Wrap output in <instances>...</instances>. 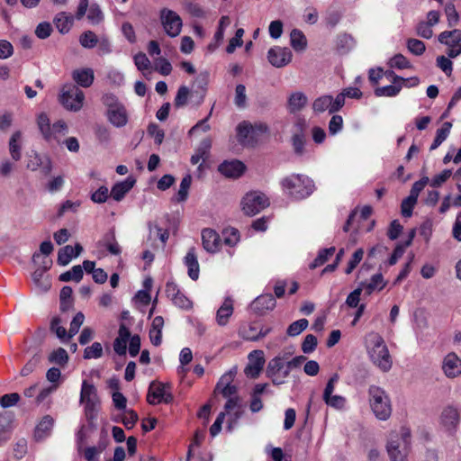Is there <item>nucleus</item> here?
I'll return each mask as SVG.
<instances>
[{"label":"nucleus","mask_w":461,"mask_h":461,"mask_svg":"<svg viewBox=\"0 0 461 461\" xmlns=\"http://www.w3.org/2000/svg\"><path fill=\"white\" fill-rule=\"evenodd\" d=\"M367 353L372 363L382 372H388L392 368V357L383 337L378 333L368 335Z\"/></svg>","instance_id":"f257e3e1"},{"label":"nucleus","mask_w":461,"mask_h":461,"mask_svg":"<svg viewBox=\"0 0 461 461\" xmlns=\"http://www.w3.org/2000/svg\"><path fill=\"white\" fill-rule=\"evenodd\" d=\"M411 449V431L402 428L399 432H392L386 444L390 461H408Z\"/></svg>","instance_id":"f03ea898"},{"label":"nucleus","mask_w":461,"mask_h":461,"mask_svg":"<svg viewBox=\"0 0 461 461\" xmlns=\"http://www.w3.org/2000/svg\"><path fill=\"white\" fill-rule=\"evenodd\" d=\"M284 192L294 200H302L310 196L314 191L313 181L307 176L293 174L281 182Z\"/></svg>","instance_id":"7ed1b4c3"},{"label":"nucleus","mask_w":461,"mask_h":461,"mask_svg":"<svg viewBox=\"0 0 461 461\" xmlns=\"http://www.w3.org/2000/svg\"><path fill=\"white\" fill-rule=\"evenodd\" d=\"M369 402L375 416L380 420H386L392 414L391 400L381 387L371 385L368 389Z\"/></svg>","instance_id":"20e7f679"},{"label":"nucleus","mask_w":461,"mask_h":461,"mask_svg":"<svg viewBox=\"0 0 461 461\" xmlns=\"http://www.w3.org/2000/svg\"><path fill=\"white\" fill-rule=\"evenodd\" d=\"M37 125L42 137L49 143H59L61 138L66 136L68 132V125L64 121L59 120L51 125L45 113H41L38 115Z\"/></svg>","instance_id":"39448f33"},{"label":"nucleus","mask_w":461,"mask_h":461,"mask_svg":"<svg viewBox=\"0 0 461 461\" xmlns=\"http://www.w3.org/2000/svg\"><path fill=\"white\" fill-rule=\"evenodd\" d=\"M59 103L65 109L78 112L84 104L85 95L76 85H64L59 96Z\"/></svg>","instance_id":"423d86ee"},{"label":"nucleus","mask_w":461,"mask_h":461,"mask_svg":"<svg viewBox=\"0 0 461 461\" xmlns=\"http://www.w3.org/2000/svg\"><path fill=\"white\" fill-rule=\"evenodd\" d=\"M241 203L247 215H255L269 205V200L265 194L255 191L248 193Z\"/></svg>","instance_id":"0eeeda50"},{"label":"nucleus","mask_w":461,"mask_h":461,"mask_svg":"<svg viewBox=\"0 0 461 461\" xmlns=\"http://www.w3.org/2000/svg\"><path fill=\"white\" fill-rule=\"evenodd\" d=\"M160 22L165 32L169 37H176L180 34L183 26L181 17L175 12L167 8L160 11Z\"/></svg>","instance_id":"6e6552de"},{"label":"nucleus","mask_w":461,"mask_h":461,"mask_svg":"<svg viewBox=\"0 0 461 461\" xmlns=\"http://www.w3.org/2000/svg\"><path fill=\"white\" fill-rule=\"evenodd\" d=\"M438 39L440 43L447 46V54L449 58L455 59L461 55V30L442 32Z\"/></svg>","instance_id":"1a4fd4ad"},{"label":"nucleus","mask_w":461,"mask_h":461,"mask_svg":"<svg viewBox=\"0 0 461 461\" xmlns=\"http://www.w3.org/2000/svg\"><path fill=\"white\" fill-rule=\"evenodd\" d=\"M267 375L274 384H284L285 379L289 375L285 358L277 356L271 359L267 364Z\"/></svg>","instance_id":"9d476101"},{"label":"nucleus","mask_w":461,"mask_h":461,"mask_svg":"<svg viewBox=\"0 0 461 461\" xmlns=\"http://www.w3.org/2000/svg\"><path fill=\"white\" fill-rule=\"evenodd\" d=\"M172 400L173 397L168 385L158 382H152L149 384L147 394V401L149 404L169 403Z\"/></svg>","instance_id":"9b49d317"},{"label":"nucleus","mask_w":461,"mask_h":461,"mask_svg":"<svg viewBox=\"0 0 461 461\" xmlns=\"http://www.w3.org/2000/svg\"><path fill=\"white\" fill-rule=\"evenodd\" d=\"M222 412H226V415L229 416L227 429L232 431L244 413L240 397L228 400L224 404V411Z\"/></svg>","instance_id":"f8f14e48"},{"label":"nucleus","mask_w":461,"mask_h":461,"mask_svg":"<svg viewBox=\"0 0 461 461\" xmlns=\"http://www.w3.org/2000/svg\"><path fill=\"white\" fill-rule=\"evenodd\" d=\"M292 51L286 47L275 46L268 50L267 59L275 68H283L292 60Z\"/></svg>","instance_id":"ddd939ff"},{"label":"nucleus","mask_w":461,"mask_h":461,"mask_svg":"<svg viewBox=\"0 0 461 461\" xmlns=\"http://www.w3.org/2000/svg\"><path fill=\"white\" fill-rule=\"evenodd\" d=\"M27 168L32 171L41 170L45 176L52 171V162L49 156L32 152L28 158Z\"/></svg>","instance_id":"4468645a"},{"label":"nucleus","mask_w":461,"mask_h":461,"mask_svg":"<svg viewBox=\"0 0 461 461\" xmlns=\"http://www.w3.org/2000/svg\"><path fill=\"white\" fill-rule=\"evenodd\" d=\"M235 372L230 371L224 374L218 381L215 392H220L221 395L228 400L240 397L238 395V388L232 384Z\"/></svg>","instance_id":"2eb2a0df"},{"label":"nucleus","mask_w":461,"mask_h":461,"mask_svg":"<svg viewBox=\"0 0 461 461\" xmlns=\"http://www.w3.org/2000/svg\"><path fill=\"white\" fill-rule=\"evenodd\" d=\"M249 364L244 369L245 375L249 378H257L264 366L265 358L262 350H253L249 354Z\"/></svg>","instance_id":"dca6fc26"},{"label":"nucleus","mask_w":461,"mask_h":461,"mask_svg":"<svg viewBox=\"0 0 461 461\" xmlns=\"http://www.w3.org/2000/svg\"><path fill=\"white\" fill-rule=\"evenodd\" d=\"M442 370L447 378H456L461 375V358L450 352L445 356L442 362Z\"/></svg>","instance_id":"f3484780"},{"label":"nucleus","mask_w":461,"mask_h":461,"mask_svg":"<svg viewBox=\"0 0 461 461\" xmlns=\"http://www.w3.org/2000/svg\"><path fill=\"white\" fill-rule=\"evenodd\" d=\"M237 140L242 146L252 147L257 143V136L253 132L252 123L248 121L240 122L236 128Z\"/></svg>","instance_id":"a211bd4d"},{"label":"nucleus","mask_w":461,"mask_h":461,"mask_svg":"<svg viewBox=\"0 0 461 461\" xmlns=\"http://www.w3.org/2000/svg\"><path fill=\"white\" fill-rule=\"evenodd\" d=\"M458 423H459L458 411L452 406H448V407L445 408L440 416V424L442 425V427L447 431L453 432L456 430Z\"/></svg>","instance_id":"6ab92c4d"},{"label":"nucleus","mask_w":461,"mask_h":461,"mask_svg":"<svg viewBox=\"0 0 461 461\" xmlns=\"http://www.w3.org/2000/svg\"><path fill=\"white\" fill-rule=\"evenodd\" d=\"M202 242L203 249L210 253L217 252L221 247V238L219 234L209 228L203 230Z\"/></svg>","instance_id":"aec40b11"},{"label":"nucleus","mask_w":461,"mask_h":461,"mask_svg":"<svg viewBox=\"0 0 461 461\" xmlns=\"http://www.w3.org/2000/svg\"><path fill=\"white\" fill-rule=\"evenodd\" d=\"M218 170L227 177L237 178L243 174L245 166L240 160L224 161L219 166Z\"/></svg>","instance_id":"412c9836"},{"label":"nucleus","mask_w":461,"mask_h":461,"mask_svg":"<svg viewBox=\"0 0 461 461\" xmlns=\"http://www.w3.org/2000/svg\"><path fill=\"white\" fill-rule=\"evenodd\" d=\"M82 251L83 247L78 243L75 247L67 245L59 250L57 262L60 266H67L73 258L78 257Z\"/></svg>","instance_id":"4be33fe9"},{"label":"nucleus","mask_w":461,"mask_h":461,"mask_svg":"<svg viewBox=\"0 0 461 461\" xmlns=\"http://www.w3.org/2000/svg\"><path fill=\"white\" fill-rule=\"evenodd\" d=\"M387 282L384 279V276L381 273H376L373 275L368 282H361L359 285L364 290L366 295L372 294L374 292L382 291Z\"/></svg>","instance_id":"5701e85b"},{"label":"nucleus","mask_w":461,"mask_h":461,"mask_svg":"<svg viewBox=\"0 0 461 461\" xmlns=\"http://www.w3.org/2000/svg\"><path fill=\"white\" fill-rule=\"evenodd\" d=\"M308 103V97L301 91L292 93L287 99V110L290 113L302 111Z\"/></svg>","instance_id":"b1692460"},{"label":"nucleus","mask_w":461,"mask_h":461,"mask_svg":"<svg viewBox=\"0 0 461 461\" xmlns=\"http://www.w3.org/2000/svg\"><path fill=\"white\" fill-rule=\"evenodd\" d=\"M276 304L275 297L271 294H266L255 299L252 303V308L256 312L263 314L267 311L273 310Z\"/></svg>","instance_id":"393cba45"},{"label":"nucleus","mask_w":461,"mask_h":461,"mask_svg":"<svg viewBox=\"0 0 461 461\" xmlns=\"http://www.w3.org/2000/svg\"><path fill=\"white\" fill-rule=\"evenodd\" d=\"M184 263L188 269L189 277L192 280H197L199 277L200 267L194 248L189 249L184 258Z\"/></svg>","instance_id":"a878e982"},{"label":"nucleus","mask_w":461,"mask_h":461,"mask_svg":"<svg viewBox=\"0 0 461 461\" xmlns=\"http://www.w3.org/2000/svg\"><path fill=\"white\" fill-rule=\"evenodd\" d=\"M108 121L117 128L123 127L128 122V114L124 105L107 111Z\"/></svg>","instance_id":"bb28decb"},{"label":"nucleus","mask_w":461,"mask_h":461,"mask_svg":"<svg viewBox=\"0 0 461 461\" xmlns=\"http://www.w3.org/2000/svg\"><path fill=\"white\" fill-rule=\"evenodd\" d=\"M135 179L131 176L127 177L124 181L116 183L111 190L112 197L120 202L123 199L125 194L133 187Z\"/></svg>","instance_id":"cd10ccee"},{"label":"nucleus","mask_w":461,"mask_h":461,"mask_svg":"<svg viewBox=\"0 0 461 461\" xmlns=\"http://www.w3.org/2000/svg\"><path fill=\"white\" fill-rule=\"evenodd\" d=\"M73 80L82 87H89L94 82V70L92 68H80L72 72Z\"/></svg>","instance_id":"c85d7f7f"},{"label":"nucleus","mask_w":461,"mask_h":461,"mask_svg":"<svg viewBox=\"0 0 461 461\" xmlns=\"http://www.w3.org/2000/svg\"><path fill=\"white\" fill-rule=\"evenodd\" d=\"M233 313V301L227 297L216 312V322L220 326H225Z\"/></svg>","instance_id":"c756f323"},{"label":"nucleus","mask_w":461,"mask_h":461,"mask_svg":"<svg viewBox=\"0 0 461 461\" xmlns=\"http://www.w3.org/2000/svg\"><path fill=\"white\" fill-rule=\"evenodd\" d=\"M53 423L54 420L50 415L44 416L34 429L35 439L41 441L46 438L50 434Z\"/></svg>","instance_id":"7c9ffc66"},{"label":"nucleus","mask_w":461,"mask_h":461,"mask_svg":"<svg viewBox=\"0 0 461 461\" xmlns=\"http://www.w3.org/2000/svg\"><path fill=\"white\" fill-rule=\"evenodd\" d=\"M53 23L58 31L60 33L65 34L70 31L74 23V18L72 15H69L65 12H60L55 16Z\"/></svg>","instance_id":"2f4dec72"},{"label":"nucleus","mask_w":461,"mask_h":461,"mask_svg":"<svg viewBox=\"0 0 461 461\" xmlns=\"http://www.w3.org/2000/svg\"><path fill=\"white\" fill-rule=\"evenodd\" d=\"M212 147V140L209 138L203 139L198 148L195 149L194 154L191 157V163L193 165H196L200 162V160L204 161L209 155V151Z\"/></svg>","instance_id":"473e14b6"},{"label":"nucleus","mask_w":461,"mask_h":461,"mask_svg":"<svg viewBox=\"0 0 461 461\" xmlns=\"http://www.w3.org/2000/svg\"><path fill=\"white\" fill-rule=\"evenodd\" d=\"M312 111L315 114H321L328 112L330 114V110L333 109L330 95H323L317 97L312 102Z\"/></svg>","instance_id":"72a5a7b5"},{"label":"nucleus","mask_w":461,"mask_h":461,"mask_svg":"<svg viewBox=\"0 0 461 461\" xmlns=\"http://www.w3.org/2000/svg\"><path fill=\"white\" fill-rule=\"evenodd\" d=\"M22 132L16 131L13 133L9 140V151L13 159L18 161L22 158Z\"/></svg>","instance_id":"f704fd0d"},{"label":"nucleus","mask_w":461,"mask_h":461,"mask_svg":"<svg viewBox=\"0 0 461 461\" xmlns=\"http://www.w3.org/2000/svg\"><path fill=\"white\" fill-rule=\"evenodd\" d=\"M291 46L295 51H303L307 47V40L303 32L294 29L290 33Z\"/></svg>","instance_id":"c9c22d12"},{"label":"nucleus","mask_w":461,"mask_h":461,"mask_svg":"<svg viewBox=\"0 0 461 461\" xmlns=\"http://www.w3.org/2000/svg\"><path fill=\"white\" fill-rule=\"evenodd\" d=\"M452 123L449 122H446L442 124L441 128L437 130L436 137L429 148L430 150L438 149L442 144V142L446 140V139L450 133Z\"/></svg>","instance_id":"e433bc0d"},{"label":"nucleus","mask_w":461,"mask_h":461,"mask_svg":"<svg viewBox=\"0 0 461 461\" xmlns=\"http://www.w3.org/2000/svg\"><path fill=\"white\" fill-rule=\"evenodd\" d=\"M402 86H403V83H393V85L375 88V95L378 97H380V96L394 97L399 95Z\"/></svg>","instance_id":"4c0bfd02"},{"label":"nucleus","mask_w":461,"mask_h":461,"mask_svg":"<svg viewBox=\"0 0 461 461\" xmlns=\"http://www.w3.org/2000/svg\"><path fill=\"white\" fill-rule=\"evenodd\" d=\"M73 290L70 286H64L60 290L59 294V308L61 312H67L73 307Z\"/></svg>","instance_id":"58836bf2"},{"label":"nucleus","mask_w":461,"mask_h":461,"mask_svg":"<svg viewBox=\"0 0 461 461\" xmlns=\"http://www.w3.org/2000/svg\"><path fill=\"white\" fill-rule=\"evenodd\" d=\"M93 401H98L96 389L93 384H88L86 380H84L80 393V402L85 403Z\"/></svg>","instance_id":"ea45409f"},{"label":"nucleus","mask_w":461,"mask_h":461,"mask_svg":"<svg viewBox=\"0 0 461 461\" xmlns=\"http://www.w3.org/2000/svg\"><path fill=\"white\" fill-rule=\"evenodd\" d=\"M83 276L84 272L82 267L80 265H77L74 266L70 270L62 273L59 279L62 282L75 281L78 283L83 278Z\"/></svg>","instance_id":"a19ab883"},{"label":"nucleus","mask_w":461,"mask_h":461,"mask_svg":"<svg viewBox=\"0 0 461 461\" xmlns=\"http://www.w3.org/2000/svg\"><path fill=\"white\" fill-rule=\"evenodd\" d=\"M102 244L112 255L118 256L122 252L121 247L117 242L113 232L106 234L102 240Z\"/></svg>","instance_id":"79ce46f5"},{"label":"nucleus","mask_w":461,"mask_h":461,"mask_svg":"<svg viewBox=\"0 0 461 461\" xmlns=\"http://www.w3.org/2000/svg\"><path fill=\"white\" fill-rule=\"evenodd\" d=\"M60 323L61 320L59 317L52 318L50 322V330L54 332L61 341L66 342L70 339H68V332H67V330L61 326Z\"/></svg>","instance_id":"37998d69"},{"label":"nucleus","mask_w":461,"mask_h":461,"mask_svg":"<svg viewBox=\"0 0 461 461\" xmlns=\"http://www.w3.org/2000/svg\"><path fill=\"white\" fill-rule=\"evenodd\" d=\"M388 66L391 68L404 69L411 68V64L409 59L402 54H395L388 61Z\"/></svg>","instance_id":"c03bdc74"},{"label":"nucleus","mask_w":461,"mask_h":461,"mask_svg":"<svg viewBox=\"0 0 461 461\" xmlns=\"http://www.w3.org/2000/svg\"><path fill=\"white\" fill-rule=\"evenodd\" d=\"M335 252V248L330 247L329 249H321L316 258L310 264V268L314 269L318 267L322 266L330 257H331Z\"/></svg>","instance_id":"a18cd8bd"},{"label":"nucleus","mask_w":461,"mask_h":461,"mask_svg":"<svg viewBox=\"0 0 461 461\" xmlns=\"http://www.w3.org/2000/svg\"><path fill=\"white\" fill-rule=\"evenodd\" d=\"M192 177L190 175H186L183 177L180 183L179 190L176 194L177 202H185L188 196V191L191 186Z\"/></svg>","instance_id":"49530a36"},{"label":"nucleus","mask_w":461,"mask_h":461,"mask_svg":"<svg viewBox=\"0 0 461 461\" xmlns=\"http://www.w3.org/2000/svg\"><path fill=\"white\" fill-rule=\"evenodd\" d=\"M308 324L309 322L306 319H300L289 325L286 333L290 337H295L302 333L308 327Z\"/></svg>","instance_id":"de8ad7c7"},{"label":"nucleus","mask_w":461,"mask_h":461,"mask_svg":"<svg viewBox=\"0 0 461 461\" xmlns=\"http://www.w3.org/2000/svg\"><path fill=\"white\" fill-rule=\"evenodd\" d=\"M79 42L86 49H93L97 45L98 38L92 31H86L81 34Z\"/></svg>","instance_id":"09e8293b"},{"label":"nucleus","mask_w":461,"mask_h":461,"mask_svg":"<svg viewBox=\"0 0 461 461\" xmlns=\"http://www.w3.org/2000/svg\"><path fill=\"white\" fill-rule=\"evenodd\" d=\"M292 146L297 156H303L305 152V137L303 133H295L292 137Z\"/></svg>","instance_id":"8fccbe9b"},{"label":"nucleus","mask_w":461,"mask_h":461,"mask_svg":"<svg viewBox=\"0 0 461 461\" xmlns=\"http://www.w3.org/2000/svg\"><path fill=\"white\" fill-rule=\"evenodd\" d=\"M234 104L239 108H245L247 105L246 87L242 84L236 86Z\"/></svg>","instance_id":"3c124183"},{"label":"nucleus","mask_w":461,"mask_h":461,"mask_svg":"<svg viewBox=\"0 0 461 461\" xmlns=\"http://www.w3.org/2000/svg\"><path fill=\"white\" fill-rule=\"evenodd\" d=\"M103 356V347L99 342H94L91 346L86 347L84 350V358H99Z\"/></svg>","instance_id":"603ef678"},{"label":"nucleus","mask_w":461,"mask_h":461,"mask_svg":"<svg viewBox=\"0 0 461 461\" xmlns=\"http://www.w3.org/2000/svg\"><path fill=\"white\" fill-rule=\"evenodd\" d=\"M406 45L408 50L416 56L422 55L426 50L424 42L417 39H409Z\"/></svg>","instance_id":"864d4df0"},{"label":"nucleus","mask_w":461,"mask_h":461,"mask_svg":"<svg viewBox=\"0 0 461 461\" xmlns=\"http://www.w3.org/2000/svg\"><path fill=\"white\" fill-rule=\"evenodd\" d=\"M68 360V355L67 351L62 348H59L57 350H54L49 357L50 362L55 363L58 365H61V366H64L65 364H67Z\"/></svg>","instance_id":"5fc2aeb1"},{"label":"nucleus","mask_w":461,"mask_h":461,"mask_svg":"<svg viewBox=\"0 0 461 461\" xmlns=\"http://www.w3.org/2000/svg\"><path fill=\"white\" fill-rule=\"evenodd\" d=\"M87 19L92 24H98L104 20V14L98 5H92L88 10Z\"/></svg>","instance_id":"6e6d98bb"},{"label":"nucleus","mask_w":461,"mask_h":461,"mask_svg":"<svg viewBox=\"0 0 461 461\" xmlns=\"http://www.w3.org/2000/svg\"><path fill=\"white\" fill-rule=\"evenodd\" d=\"M84 321H85V316L81 312H77L74 316L73 320L70 322L68 339H71L78 332Z\"/></svg>","instance_id":"4d7b16f0"},{"label":"nucleus","mask_w":461,"mask_h":461,"mask_svg":"<svg viewBox=\"0 0 461 461\" xmlns=\"http://www.w3.org/2000/svg\"><path fill=\"white\" fill-rule=\"evenodd\" d=\"M445 14L449 27H455L459 20V14L456 10L454 4L449 3L445 7Z\"/></svg>","instance_id":"13d9d810"},{"label":"nucleus","mask_w":461,"mask_h":461,"mask_svg":"<svg viewBox=\"0 0 461 461\" xmlns=\"http://www.w3.org/2000/svg\"><path fill=\"white\" fill-rule=\"evenodd\" d=\"M46 270L41 267H38L34 270V272L32 275L33 282L36 284V285L40 286L43 291H47L50 284L48 281H43V276Z\"/></svg>","instance_id":"bf43d9fd"},{"label":"nucleus","mask_w":461,"mask_h":461,"mask_svg":"<svg viewBox=\"0 0 461 461\" xmlns=\"http://www.w3.org/2000/svg\"><path fill=\"white\" fill-rule=\"evenodd\" d=\"M230 24V17L227 15L221 16L219 22L218 29L214 34V40L217 44L221 43L224 38V31Z\"/></svg>","instance_id":"052dcab7"},{"label":"nucleus","mask_w":461,"mask_h":461,"mask_svg":"<svg viewBox=\"0 0 461 461\" xmlns=\"http://www.w3.org/2000/svg\"><path fill=\"white\" fill-rule=\"evenodd\" d=\"M224 243L230 247L235 246L240 240L239 230L230 228L223 230Z\"/></svg>","instance_id":"680f3d73"},{"label":"nucleus","mask_w":461,"mask_h":461,"mask_svg":"<svg viewBox=\"0 0 461 461\" xmlns=\"http://www.w3.org/2000/svg\"><path fill=\"white\" fill-rule=\"evenodd\" d=\"M429 179L428 176H424L421 179H420L419 181H416L412 185L411 192H410V194H409L408 197L418 201V197H419L420 193L424 189V187L429 183Z\"/></svg>","instance_id":"e2e57ef3"},{"label":"nucleus","mask_w":461,"mask_h":461,"mask_svg":"<svg viewBox=\"0 0 461 461\" xmlns=\"http://www.w3.org/2000/svg\"><path fill=\"white\" fill-rule=\"evenodd\" d=\"M189 95V89L185 86H182L178 88L174 104L176 107H183L187 103V98Z\"/></svg>","instance_id":"0e129e2a"},{"label":"nucleus","mask_w":461,"mask_h":461,"mask_svg":"<svg viewBox=\"0 0 461 461\" xmlns=\"http://www.w3.org/2000/svg\"><path fill=\"white\" fill-rule=\"evenodd\" d=\"M20 399V394L17 393L4 394L0 398V405L2 408H9L16 405L19 402Z\"/></svg>","instance_id":"69168bd1"},{"label":"nucleus","mask_w":461,"mask_h":461,"mask_svg":"<svg viewBox=\"0 0 461 461\" xmlns=\"http://www.w3.org/2000/svg\"><path fill=\"white\" fill-rule=\"evenodd\" d=\"M343 128V118L340 115L334 114L329 122V132L336 135L341 131Z\"/></svg>","instance_id":"338daca9"},{"label":"nucleus","mask_w":461,"mask_h":461,"mask_svg":"<svg viewBox=\"0 0 461 461\" xmlns=\"http://www.w3.org/2000/svg\"><path fill=\"white\" fill-rule=\"evenodd\" d=\"M317 347V338L312 334H308L303 343L302 350L305 354H310L315 350Z\"/></svg>","instance_id":"774afa93"}]
</instances>
